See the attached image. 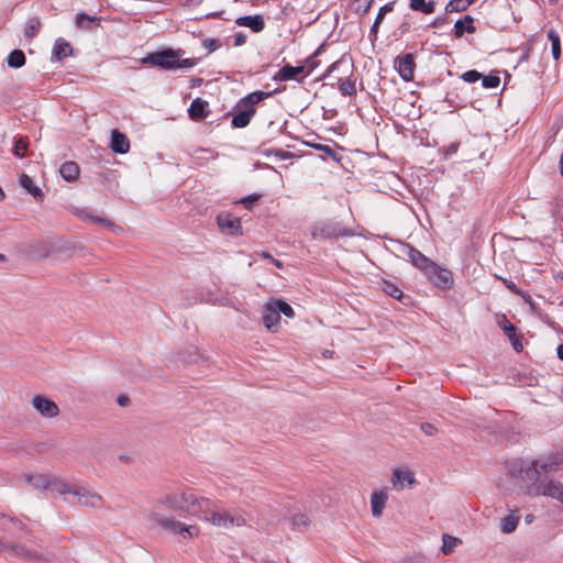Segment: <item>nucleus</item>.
Masks as SVG:
<instances>
[{
	"label": "nucleus",
	"instance_id": "obj_8",
	"mask_svg": "<svg viewBox=\"0 0 563 563\" xmlns=\"http://www.w3.org/2000/svg\"><path fill=\"white\" fill-rule=\"evenodd\" d=\"M25 479L34 488L42 490L49 489L53 494L64 496V499L67 500L66 493L69 489L68 483L55 476L43 474L26 475Z\"/></svg>",
	"mask_w": 563,
	"mask_h": 563
},
{
	"label": "nucleus",
	"instance_id": "obj_37",
	"mask_svg": "<svg viewBox=\"0 0 563 563\" xmlns=\"http://www.w3.org/2000/svg\"><path fill=\"white\" fill-rule=\"evenodd\" d=\"M306 144L317 151L324 153L327 156L331 157L333 161L340 159L336 151L333 147H331L330 145L320 144V143H310V142H307Z\"/></svg>",
	"mask_w": 563,
	"mask_h": 563
},
{
	"label": "nucleus",
	"instance_id": "obj_4",
	"mask_svg": "<svg viewBox=\"0 0 563 563\" xmlns=\"http://www.w3.org/2000/svg\"><path fill=\"white\" fill-rule=\"evenodd\" d=\"M181 49L165 48L159 52L148 54L143 58V63L151 64L152 66L159 67L164 70L179 69V68H192L197 65L196 58L180 59L179 56L183 54Z\"/></svg>",
	"mask_w": 563,
	"mask_h": 563
},
{
	"label": "nucleus",
	"instance_id": "obj_42",
	"mask_svg": "<svg viewBox=\"0 0 563 563\" xmlns=\"http://www.w3.org/2000/svg\"><path fill=\"white\" fill-rule=\"evenodd\" d=\"M481 79H482V86L486 89H495L500 84V78L498 76V71H496L495 74H490L488 76L483 75V77Z\"/></svg>",
	"mask_w": 563,
	"mask_h": 563
},
{
	"label": "nucleus",
	"instance_id": "obj_22",
	"mask_svg": "<svg viewBox=\"0 0 563 563\" xmlns=\"http://www.w3.org/2000/svg\"><path fill=\"white\" fill-rule=\"evenodd\" d=\"M0 529L4 532L13 533L14 530L24 531L30 533L26 526L19 519L11 517L7 514L0 512Z\"/></svg>",
	"mask_w": 563,
	"mask_h": 563
},
{
	"label": "nucleus",
	"instance_id": "obj_18",
	"mask_svg": "<svg viewBox=\"0 0 563 563\" xmlns=\"http://www.w3.org/2000/svg\"><path fill=\"white\" fill-rule=\"evenodd\" d=\"M279 321L280 316L275 308L274 301L271 300L263 308L262 322L268 331L275 332Z\"/></svg>",
	"mask_w": 563,
	"mask_h": 563
},
{
	"label": "nucleus",
	"instance_id": "obj_36",
	"mask_svg": "<svg viewBox=\"0 0 563 563\" xmlns=\"http://www.w3.org/2000/svg\"><path fill=\"white\" fill-rule=\"evenodd\" d=\"M519 518L514 515H508L501 519L500 529L504 533H511L516 530Z\"/></svg>",
	"mask_w": 563,
	"mask_h": 563
},
{
	"label": "nucleus",
	"instance_id": "obj_33",
	"mask_svg": "<svg viewBox=\"0 0 563 563\" xmlns=\"http://www.w3.org/2000/svg\"><path fill=\"white\" fill-rule=\"evenodd\" d=\"M548 38L551 42L552 56L554 60H559L561 56V38L554 29L548 31Z\"/></svg>",
	"mask_w": 563,
	"mask_h": 563
},
{
	"label": "nucleus",
	"instance_id": "obj_21",
	"mask_svg": "<svg viewBox=\"0 0 563 563\" xmlns=\"http://www.w3.org/2000/svg\"><path fill=\"white\" fill-rule=\"evenodd\" d=\"M388 494L385 488L374 490L371 495V509L374 517L379 518L383 515Z\"/></svg>",
	"mask_w": 563,
	"mask_h": 563
},
{
	"label": "nucleus",
	"instance_id": "obj_14",
	"mask_svg": "<svg viewBox=\"0 0 563 563\" xmlns=\"http://www.w3.org/2000/svg\"><path fill=\"white\" fill-rule=\"evenodd\" d=\"M497 325L504 331L510 341L515 351L521 352L523 350L522 335L517 333V328L508 320L505 314H499L496 318Z\"/></svg>",
	"mask_w": 563,
	"mask_h": 563
},
{
	"label": "nucleus",
	"instance_id": "obj_57",
	"mask_svg": "<svg viewBox=\"0 0 563 563\" xmlns=\"http://www.w3.org/2000/svg\"><path fill=\"white\" fill-rule=\"evenodd\" d=\"M379 25L380 23L378 21H375L374 20V23L371 27V31H369V36L373 41H375L377 38V33H378V29H379Z\"/></svg>",
	"mask_w": 563,
	"mask_h": 563
},
{
	"label": "nucleus",
	"instance_id": "obj_20",
	"mask_svg": "<svg viewBox=\"0 0 563 563\" xmlns=\"http://www.w3.org/2000/svg\"><path fill=\"white\" fill-rule=\"evenodd\" d=\"M209 113L210 110L208 101L201 98H196L191 101L188 109V115L192 121H201L208 118Z\"/></svg>",
	"mask_w": 563,
	"mask_h": 563
},
{
	"label": "nucleus",
	"instance_id": "obj_30",
	"mask_svg": "<svg viewBox=\"0 0 563 563\" xmlns=\"http://www.w3.org/2000/svg\"><path fill=\"white\" fill-rule=\"evenodd\" d=\"M324 51L325 44H321L312 55L305 59L302 66H306V74L303 75V77L310 75L319 66L320 62L317 59V57L321 55Z\"/></svg>",
	"mask_w": 563,
	"mask_h": 563
},
{
	"label": "nucleus",
	"instance_id": "obj_64",
	"mask_svg": "<svg viewBox=\"0 0 563 563\" xmlns=\"http://www.w3.org/2000/svg\"><path fill=\"white\" fill-rule=\"evenodd\" d=\"M219 15H220V13L213 12V13L207 14V18H218Z\"/></svg>",
	"mask_w": 563,
	"mask_h": 563
},
{
	"label": "nucleus",
	"instance_id": "obj_11",
	"mask_svg": "<svg viewBox=\"0 0 563 563\" xmlns=\"http://www.w3.org/2000/svg\"><path fill=\"white\" fill-rule=\"evenodd\" d=\"M529 496H547L563 504V484L554 479H544L542 484H534L530 488Z\"/></svg>",
	"mask_w": 563,
	"mask_h": 563
},
{
	"label": "nucleus",
	"instance_id": "obj_62",
	"mask_svg": "<svg viewBox=\"0 0 563 563\" xmlns=\"http://www.w3.org/2000/svg\"><path fill=\"white\" fill-rule=\"evenodd\" d=\"M272 263L278 267V268H282L283 267V263L279 261V260H276V258H272Z\"/></svg>",
	"mask_w": 563,
	"mask_h": 563
},
{
	"label": "nucleus",
	"instance_id": "obj_39",
	"mask_svg": "<svg viewBox=\"0 0 563 563\" xmlns=\"http://www.w3.org/2000/svg\"><path fill=\"white\" fill-rule=\"evenodd\" d=\"M401 481H407L409 484H412L415 482V478L411 473L409 472H401V471H395L393 475V485L397 487L398 489L402 488V485L398 487V484Z\"/></svg>",
	"mask_w": 563,
	"mask_h": 563
},
{
	"label": "nucleus",
	"instance_id": "obj_7",
	"mask_svg": "<svg viewBox=\"0 0 563 563\" xmlns=\"http://www.w3.org/2000/svg\"><path fill=\"white\" fill-rule=\"evenodd\" d=\"M311 235L313 239L329 240L343 236H352L353 231L346 228L340 221L327 220L316 223L311 228Z\"/></svg>",
	"mask_w": 563,
	"mask_h": 563
},
{
	"label": "nucleus",
	"instance_id": "obj_45",
	"mask_svg": "<svg viewBox=\"0 0 563 563\" xmlns=\"http://www.w3.org/2000/svg\"><path fill=\"white\" fill-rule=\"evenodd\" d=\"M457 541V538L451 537L449 534H443L442 552L444 554L451 553Z\"/></svg>",
	"mask_w": 563,
	"mask_h": 563
},
{
	"label": "nucleus",
	"instance_id": "obj_19",
	"mask_svg": "<svg viewBox=\"0 0 563 563\" xmlns=\"http://www.w3.org/2000/svg\"><path fill=\"white\" fill-rule=\"evenodd\" d=\"M306 70V66L299 65V66H291L289 64L285 65L279 69L277 75L274 77L275 79H279L282 81H288V80H297L299 82L302 81L305 78L303 75Z\"/></svg>",
	"mask_w": 563,
	"mask_h": 563
},
{
	"label": "nucleus",
	"instance_id": "obj_15",
	"mask_svg": "<svg viewBox=\"0 0 563 563\" xmlns=\"http://www.w3.org/2000/svg\"><path fill=\"white\" fill-rule=\"evenodd\" d=\"M395 67L401 79L405 81H410L413 79L416 63L412 54L407 53L397 57L395 60Z\"/></svg>",
	"mask_w": 563,
	"mask_h": 563
},
{
	"label": "nucleus",
	"instance_id": "obj_23",
	"mask_svg": "<svg viewBox=\"0 0 563 563\" xmlns=\"http://www.w3.org/2000/svg\"><path fill=\"white\" fill-rule=\"evenodd\" d=\"M235 23L251 29L254 33H260L265 29V21L261 14L240 16L235 20Z\"/></svg>",
	"mask_w": 563,
	"mask_h": 563
},
{
	"label": "nucleus",
	"instance_id": "obj_58",
	"mask_svg": "<svg viewBox=\"0 0 563 563\" xmlns=\"http://www.w3.org/2000/svg\"><path fill=\"white\" fill-rule=\"evenodd\" d=\"M119 406H128L130 404V398L125 395H120L117 399Z\"/></svg>",
	"mask_w": 563,
	"mask_h": 563
},
{
	"label": "nucleus",
	"instance_id": "obj_47",
	"mask_svg": "<svg viewBox=\"0 0 563 563\" xmlns=\"http://www.w3.org/2000/svg\"><path fill=\"white\" fill-rule=\"evenodd\" d=\"M482 77L483 75L475 69L467 70L461 75V79L470 84L476 82Z\"/></svg>",
	"mask_w": 563,
	"mask_h": 563
},
{
	"label": "nucleus",
	"instance_id": "obj_48",
	"mask_svg": "<svg viewBox=\"0 0 563 563\" xmlns=\"http://www.w3.org/2000/svg\"><path fill=\"white\" fill-rule=\"evenodd\" d=\"M345 64V56H342L340 59H338L336 62L332 63L327 71L320 77V79H323L325 77H331L332 74L338 70L341 66H343Z\"/></svg>",
	"mask_w": 563,
	"mask_h": 563
},
{
	"label": "nucleus",
	"instance_id": "obj_17",
	"mask_svg": "<svg viewBox=\"0 0 563 563\" xmlns=\"http://www.w3.org/2000/svg\"><path fill=\"white\" fill-rule=\"evenodd\" d=\"M217 224L222 232L230 233L232 235L242 234V224L239 218L232 217L229 213H220L217 216Z\"/></svg>",
	"mask_w": 563,
	"mask_h": 563
},
{
	"label": "nucleus",
	"instance_id": "obj_5",
	"mask_svg": "<svg viewBox=\"0 0 563 563\" xmlns=\"http://www.w3.org/2000/svg\"><path fill=\"white\" fill-rule=\"evenodd\" d=\"M144 517L152 523L159 526L162 529L173 534H181L184 538H192L199 534V528L197 526H187L176 520L174 517L161 515L154 509L146 510Z\"/></svg>",
	"mask_w": 563,
	"mask_h": 563
},
{
	"label": "nucleus",
	"instance_id": "obj_16",
	"mask_svg": "<svg viewBox=\"0 0 563 563\" xmlns=\"http://www.w3.org/2000/svg\"><path fill=\"white\" fill-rule=\"evenodd\" d=\"M32 405L42 416L46 418H54L59 413V409L56 402L42 395L34 396L32 399Z\"/></svg>",
	"mask_w": 563,
	"mask_h": 563
},
{
	"label": "nucleus",
	"instance_id": "obj_32",
	"mask_svg": "<svg viewBox=\"0 0 563 563\" xmlns=\"http://www.w3.org/2000/svg\"><path fill=\"white\" fill-rule=\"evenodd\" d=\"M409 7L413 11L430 14L434 12L435 3L434 1L427 2L426 0H409Z\"/></svg>",
	"mask_w": 563,
	"mask_h": 563
},
{
	"label": "nucleus",
	"instance_id": "obj_6",
	"mask_svg": "<svg viewBox=\"0 0 563 563\" xmlns=\"http://www.w3.org/2000/svg\"><path fill=\"white\" fill-rule=\"evenodd\" d=\"M216 505L210 500V504H205L200 515H203V520L220 528L242 527L246 525V520L242 515H232L227 510H216Z\"/></svg>",
	"mask_w": 563,
	"mask_h": 563
},
{
	"label": "nucleus",
	"instance_id": "obj_41",
	"mask_svg": "<svg viewBox=\"0 0 563 563\" xmlns=\"http://www.w3.org/2000/svg\"><path fill=\"white\" fill-rule=\"evenodd\" d=\"M274 301V305H275V308L277 309L279 316L283 313L284 316H286L287 318H292L295 316V311L292 309V307L287 303L286 301L282 300V299H277V300H273Z\"/></svg>",
	"mask_w": 563,
	"mask_h": 563
},
{
	"label": "nucleus",
	"instance_id": "obj_10",
	"mask_svg": "<svg viewBox=\"0 0 563 563\" xmlns=\"http://www.w3.org/2000/svg\"><path fill=\"white\" fill-rule=\"evenodd\" d=\"M510 472L512 476L519 477L525 483L527 495H529V490L534 484H542L544 481L534 460L530 464H521L519 467L514 465Z\"/></svg>",
	"mask_w": 563,
	"mask_h": 563
},
{
	"label": "nucleus",
	"instance_id": "obj_25",
	"mask_svg": "<svg viewBox=\"0 0 563 563\" xmlns=\"http://www.w3.org/2000/svg\"><path fill=\"white\" fill-rule=\"evenodd\" d=\"M110 147L114 153L125 154L130 150V142L125 134L118 130H113L111 133Z\"/></svg>",
	"mask_w": 563,
	"mask_h": 563
},
{
	"label": "nucleus",
	"instance_id": "obj_3",
	"mask_svg": "<svg viewBox=\"0 0 563 563\" xmlns=\"http://www.w3.org/2000/svg\"><path fill=\"white\" fill-rule=\"evenodd\" d=\"M275 91H254L242 98L233 109L231 125L234 129H242L250 124L252 118L256 114V106L272 97ZM228 113L227 115H229Z\"/></svg>",
	"mask_w": 563,
	"mask_h": 563
},
{
	"label": "nucleus",
	"instance_id": "obj_53",
	"mask_svg": "<svg viewBox=\"0 0 563 563\" xmlns=\"http://www.w3.org/2000/svg\"><path fill=\"white\" fill-rule=\"evenodd\" d=\"M518 296H520V297L523 299V301H525L527 305H529L530 310H531L532 312H536V311H537V303L533 301L532 297H531L528 292H525V291L522 290V294H519Z\"/></svg>",
	"mask_w": 563,
	"mask_h": 563
},
{
	"label": "nucleus",
	"instance_id": "obj_46",
	"mask_svg": "<svg viewBox=\"0 0 563 563\" xmlns=\"http://www.w3.org/2000/svg\"><path fill=\"white\" fill-rule=\"evenodd\" d=\"M373 0H354V10L358 14H365L368 12Z\"/></svg>",
	"mask_w": 563,
	"mask_h": 563
},
{
	"label": "nucleus",
	"instance_id": "obj_63",
	"mask_svg": "<svg viewBox=\"0 0 563 563\" xmlns=\"http://www.w3.org/2000/svg\"><path fill=\"white\" fill-rule=\"evenodd\" d=\"M262 257H264V258H268V260H271V261H272V258H273V256H272L269 253H266V252H264V253L262 254Z\"/></svg>",
	"mask_w": 563,
	"mask_h": 563
},
{
	"label": "nucleus",
	"instance_id": "obj_27",
	"mask_svg": "<svg viewBox=\"0 0 563 563\" xmlns=\"http://www.w3.org/2000/svg\"><path fill=\"white\" fill-rule=\"evenodd\" d=\"M73 54L71 45L64 38H57L53 47L52 60H62Z\"/></svg>",
	"mask_w": 563,
	"mask_h": 563
},
{
	"label": "nucleus",
	"instance_id": "obj_38",
	"mask_svg": "<svg viewBox=\"0 0 563 563\" xmlns=\"http://www.w3.org/2000/svg\"><path fill=\"white\" fill-rule=\"evenodd\" d=\"M383 290L390 297L401 300L404 297V292L398 288V286L391 282L384 280L383 282Z\"/></svg>",
	"mask_w": 563,
	"mask_h": 563
},
{
	"label": "nucleus",
	"instance_id": "obj_50",
	"mask_svg": "<svg viewBox=\"0 0 563 563\" xmlns=\"http://www.w3.org/2000/svg\"><path fill=\"white\" fill-rule=\"evenodd\" d=\"M393 10H394V2H389V3L384 4L379 9V11H378V13L376 15L375 21H378L379 23H382V21L385 18L386 13L391 12Z\"/></svg>",
	"mask_w": 563,
	"mask_h": 563
},
{
	"label": "nucleus",
	"instance_id": "obj_9",
	"mask_svg": "<svg viewBox=\"0 0 563 563\" xmlns=\"http://www.w3.org/2000/svg\"><path fill=\"white\" fill-rule=\"evenodd\" d=\"M0 551L7 552L15 558L35 561V562H48V553H44L37 550L27 549L25 545L18 542H8L0 540Z\"/></svg>",
	"mask_w": 563,
	"mask_h": 563
},
{
	"label": "nucleus",
	"instance_id": "obj_24",
	"mask_svg": "<svg viewBox=\"0 0 563 563\" xmlns=\"http://www.w3.org/2000/svg\"><path fill=\"white\" fill-rule=\"evenodd\" d=\"M351 74L345 78L336 77V82L339 85V91L342 96H355L356 95V78L353 76V62L350 63Z\"/></svg>",
	"mask_w": 563,
	"mask_h": 563
},
{
	"label": "nucleus",
	"instance_id": "obj_31",
	"mask_svg": "<svg viewBox=\"0 0 563 563\" xmlns=\"http://www.w3.org/2000/svg\"><path fill=\"white\" fill-rule=\"evenodd\" d=\"M8 66L11 68H21L26 63L25 54L22 49H13L7 58Z\"/></svg>",
	"mask_w": 563,
	"mask_h": 563
},
{
	"label": "nucleus",
	"instance_id": "obj_55",
	"mask_svg": "<svg viewBox=\"0 0 563 563\" xmlns=\"http://www.w3.org/2000/svg\"><path fill=\"white\" fill-rule=\"evenodd\" d=\"M246 40H247V36L245 33L243 32H238L234 36V45L235 46H241V45H244L246 43Z\"/></svg>",
	"mask_w": 563,
	"mask_h": 563
},
{
	"label": "nucleus",
	"instance_id": "obj_34",
	"mask_svg": "<svg viewBox=\"0 0 563 563\" xmlns=\"http://www.w3.org/2000/svg\"><path fill=\"white\" fill-rule=\"evenodd\" d=\"M41 27V21L38 18H31L27 20L24 26V36L26 38H33L37 35Z\"/></svg>",
	"mask_w": 563,
	"mask_h": 563
},
{
	"label": "nucleus",
	"instance_id": "obj_51",
	"mask_svg": "<svg viewBox=\"0 0 563 563\" xmlns=\"http://www.w3.org/2000/svg\"><path fill=\"white\" fill-rule=\"evenodd\" d=\"M202 45L209 53H211L218 49L221 46V43L216 38H206L202 41Z\"/></svg>",
	"mask_w": 563,
	"mask_h": 563
},
{
	"label": "nucleus",
	"instance_id": "obj_54",
	"mask_svg": "<svg viewBox=\"0 0 563 563\" xmlns=\"http://www.w3.org/2000/svg\"><path fill=\"white\" fill-rule=\"evenodd\" d=\"M500 279L503 280L504 285L507 287V289L510 290L512 294H515V295L522 294V290L519 289L512 280L506 279V278H500Z\"/></svg>",
	"mask_w": 563,
	"mask_h": 563
},
{
	"label": "nucleus",
	"instance_id": "obj_2",
	"mask_svg": "<svg viewBox=\"0 0 563 563\" xmlns=\"http://www.w3.org/2000/svg\"><path fill=\"white\" fill-rule=\"evenodd\" d=\"M157 504L175 512L199 516L205 504H210V499L198 497L188 488L167 493L157 499Z\"/></svg>",
	"mask_w": 563,
	"mask_h": 563
},
{
	"label": "nucleus",
	"instance_id": "obj_43",
	"mask_svg": "<svg viewBox=\"0 0 563 563\" xmlns=\"http://www.w3.org/2000/svg\"><path fill=\"white\" fill-rule=\"evenodd\" d=\"M468 8L465 0H450L445 7L446 12H462Z\"/></svg>",
	"mask_w": 563,
	"mask_h": 563
},
{
	"label": "nucleus",
	"instance_id": "obj_52",
	"mask_svg": "<svg viewBox=\"0 0 563 563\" xmlns=\"http://www.w3.org/2000/svg\"><path fill=\"white\" fill-rule=\"evenodd\" d=\"M420 429L426 435H429V437H433L438 433L437 427L430 422L421 423Z\"/></svg>",
	"mask_w": 563,
	"mask_h": 563
},
{
	"label": "nucleus",
	"instance_id": "obj_35",
	"mask_svg": "<svg viewBox=\"0 0 563 563\" xmlns=\"http://www.w3.org/2000/svg\"><path fill=\"white\" fill-rule=\"evenodd\" d=\"M291 526L294 530L302 531L310 526V519L305 514H296L291 518Z\"/></svg>",
	"mask_w": 563,
	"mask_h": 563
},
{
	"label": "nucleus",
	"instance_id": "obj_40",
	"mask_svg": "<svg viewBox=\"0 0 563 563\" xmlns=\"http://www.w3.org/2000/svg\"><path fill=\"white\" fill-rule=\"evenodd\" d=\"M29 147V140L26 137H20L14 142L13 154L14 156L22 158L25 156Z\"/></svg>",
	"mask_w": 563,
	"mask_h": 563
},
{
	"label": "nucleus",
	"instance_id": "obj_26",
	"mask_svg": "<svg viewBox=\"0 0 563 563\" xmlns=\"http://www.w3.org/2000/svg\"><path fill=\"white\" fill-rule=\"evenodd\" d=\"M475 33L476 27L474 25V18L472 15H465L463 19H459L454 24V35L460 38L464 33Z\"/></svg>",
	"mask_w": 563,
	"mask_h": 563
},
{
	"label": "nucleus",
	"instance_id": "obj_29",
	"mask_svg": "<svg viewBox=\"0 0 563 563\" xmlns=\"http://www.w3.org/2000/svg\"><path fill=\"white\" fill-rule=\"evenodd\" d=\"M79 166L76 162L68 161L60 165L59 174L66 181H74L79 176Z\"/></svg>",
	"mask_w": 563,
	"mask_h": 563
},
{
	"label": "nucleus",
	"instance_id": "obj_59",
	"mask_svg": "<svg viewBox=\"0 0 563 563\" xmlns=\"http://www.w3.org/2000/svg\"><path fill=\"white\" fill-rule=\"evenodd\" d=\"M556 352H558V357L563 361V343H561L558 346Z\"/></svg>",
	"mask_w": 563,
	"mask_h": 563
},
{
	"label": "nucleus",
	"instance_id": "obj_28",
	"mask_svg": "<svg viewBox=\"0 0 563 563\" xmlns=\"http://www.w3.org/2000/svg\"><path fill=\"white\" fill-rule=\"evenodd\" d=\"M20 185L30 194L33 196V198L36 200V201H42L43 198H44V192L42 191L41 188H38L33 179L26 175V174H22L20 176Z\"/></svg>",
	"mask_w": 563,
	"mask_h": 563
},
{
	"label": "nucleus",
	"instance_id": "obj_60",
	"mask_svg": "<svg viewBox=\"0 0 563 563\" xmlns=\"http://www.w3.org/2000/svg\"><path fill=\"white\" fill-rule=\"evenodd\" d=\"M399 30L401 31L402 34L406 33L409 30V23L408 22L401 23V25L399 26Z\"/></svg>",
	"mask_w": 563,
	"mask_h": 563
},
{
	"label": "nucleus",
	"instance_id": "obj_49",
	"mask_svg": "<svg viewBox=\"0 0 563 563\" xmlns=\"http://www.w3.org/2000/svg\"><path fill=\"white\" fill-rule=\"evenodd\" d=\"M261 198V195H256V194H253V195H249L244 198L241 199V203L249 210L252 209L253 207V203L258 201Z\"/></svg>",
	"mask_w": 563,
	"mask_h": 563
},
{
	"label": "nucleus",
	"instance_id": "obj_13",
	"mask_svg": "<svg viewBox=\"0 0 563 563\" xmlns=\"http://www.w3.org/2000/svg\"><path fill=\"white\" fill-rule=\"evenodd\" d=\"M536 465L540 468L543 479H548V475L554 474L563 466V454L555 453L548 456L536 459Z\"/></svg>",
	"mask_w": 563,
	"mask_h": 563
},
{
	"label": "nucleus",
	"instance_id": "obj_56",
	"mask_svg": "<svg viewBox=\"0 0 563 563\" xmlns=\"http://www.w3.org/2000/svg\"><path fill=\"white\" fill-rule=\"evenodd\" d=\"M90 219H91V221H93L96 223H102V224H104L107 227H110V228H112L114 225L110 220L104 219V218H100L98 216H91Z\"/></svg>",
	"mask_w": 563,
	"mask_h": 563
},
{
	"label": "nucleus",
	"instance_id": "obj_1",
	"mask_svg": "<svg viewBox=\"0 0 563 563\" xmlns=\"http://www.w3.org/2000/svg\"><path fill=\"white\" fill-rule=\"evenodd\" d=\"M402 255L424 276L432 283L437 288L448 290L453 286V274L450 269L438 265L435 262L427 257L416 247L408 243L400 245Z\"/></svg>",
	"mask_w": 563,
	"mask_h": 563
},
{
	"label": "nucleus",
	"instance_id": "obj_12",
	"mask_svg": "<svg viewBox=\"0 0 563 563\" xmlns=\"http://www.w3.org/2000/svg\"><path fill=\"white\" fill-rule=\"evenodd\" d=\"M68 488L66 495L69 494L77 497L80 505L90 508H101L103 506V498L99 494L87 490L85 487L70 484H68Z\"/></svg>",
	"mask_w": 563,
	"mask_h": 563
},
{
	"label": "nucleus",
	"instance_id": "obj_61",
	"mask_svg": "<svg viewBox=\"0 0 563 563\" xmlns=\"http://www.w3.org/2000/svg\"><path fill=\"white\" fill-rule=\"evenodd\" d=\"M445 18H437L434 21H433V25L434 26H439V25H442L444 22H445Z\"/></svg>",
	"mask_w": 563,
	"mask_h": 563
},
{
	"label": "nucleus",
	"instance_id": "obj_44",
	"mask_svg": "<svg viewBox=\"0 0 563 563\" xmlns=\"http://www.w3.org/2000/svg\"><path fill=\"white\" fill-rule=\"evenodd\" d=\"M97 18L96 16H90L88 15L87 13L85 12H79L76 16V24L78 27L80 29H89L90 25L89 24H85V22L87 23H91L93 21H96Z\"/></svg>",
	"mask_w": 563,
	"mask_h": 563
}]
</instances>
